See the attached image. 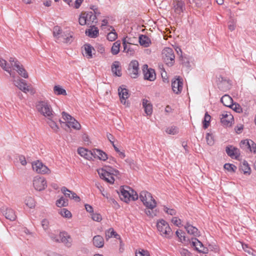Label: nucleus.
Instances as JSON below:
<instances>
[{
  "label": "nucleus",
  "instance_id": "nucleus-1",
  "mask_svg": "<svg viewBox=\"0 0 256 256\" xmlns=\"http://www.w3.org/2000/svg\"><path fill=\"white\" fill-rule=\"evenodd\" d=\"M37 110L46 118L54 117V113L48 100H40L36 104Z\"/></svg>",
  "mask_w": 256,
  "mask_h": 256
},
{
  "label": "nucleus",
  "instance_id": "nucleus-2",
  "mask_svg": "<svg viewBox=\"0 0 256 256\" xmlns=\"http://www.w3.org/2000/svg\"><path fill=\"white\" fill-rule=\"evenodd\" d=\"M157 229L162 237L166 238H170L173 233L169 224L164 220H158L156 223Z\"/></svg>",
  "mask_w": 256,
  "mask_h": 256
},
{
  "label": "nucleus",
  "instance_id": "nucleus-3",
  "mask_svg": "<svg viewBox=\"0 0 256 256\" xmlns=\"http://www.w3.org/2000/svg\"><path fill=\"white\" fill-rule=\"evenodd\" d=\"M120 198L126 202H128L131 200H135L138 199V194L128 186H121L120 188Z\"/></svg>",
  "mask_w": 256,
  "mask_h": 256
},
{
  "label": "nucleus",
  "instance_id": "nucleus-4",
  "mask_svg": "<svg viewBox=\"0 0 256 256\" xmlns=\"http://www.w3.org/2000/svg\"><path fill=\"white\" fill-rule=\"evenodd\" d=\"M140 198L146 208H154L156 206V202L150 193L147 191H142L140 194Z\"/></svg>",
  "mask_w": 256,
  "mask_h": 256
},
{
  "label": "nucleus",
  "instance_id": "nucleus-5",
  "mask_svg": "<svg viewBox=\"0 0 256 256\" xmlns=\"http://www.w3.org/2000/svg\"><path fill=\"white\" fill-rule=\"evenodd\" d=\"M9 62L13 70H16L21 76L25 78H28V72L24 66L18 60L14 58H10Z\"/></svg>",
  "mask_w": 256,
  "mask_h": 256
},
{
  "label": "nucleus",
  "instance_id": "nucleus-6",
  "mask_svg": "<svg viewBox=\"0 0 256 256\" xmlns=\"http://www.w3.org/2000/svg\"><path fill=\"white\" fill-rule=\"evenodd\" d=\"M62 114L64 120H65L64 123H66V124L69 128H72L76 130L80 129L81 126L80 124L74 118L64 112H63Z\"/></svg>",
  "mask_w": 256,
  "mask_h": 256
},
{
  "label": "nucleus",
  "instance_id": "nucleus-7",
  "mask_svg": "<svg viewBox=\"0 0 256 256\" xmlns=\"http://www.w3.org/2000/svg\"><path fill=\"white\" fill-rule=\"evenodd\" d=\"M162 58L166 64L172 66L174 63L175 56L174 50L170 48H166L162 50Z\"/></svg>",
  "mask_w": 256,
  "mask_h": 256
},
{
  "label": "nucleus",
  "instance_id": "nucleus-8",
  "mask_svg": "<svg viewBox=\"0 0 256 256\" xmlns=\"http://www.w3.org/2000/svg\"><path fill=\"white\" fill-rule=\"evenodd\" d=\"M32 169L38 174H49L50 173V170L45 166L42 162L36 160L32 163Z\"/></svg>",
  "mask_w": 256,
  "mask_h": 256
},
{
  "label": "nucleus",
  "instance_id": "nucleus-9",
  "mask_svg": "<svg viewBox=\"0 0 256 256\" xmlns=\"http://www.w3.org/2000/svg\"><path fill=\"white\" fill-rule=\"evenodd\" d=\"M72 33L69 30L64 31L55 40L58 43L70 44L73 41Z\"/></svg>",
  "mask_w": 256,
  "mask_h": 256
},
{
  "label": "nucleus",
  "instance_id": "nucleus-10",
  "mask_svg": "<svg viewBox=\"0 0 256 256\" xmlns=\"http://www.w3.org/2000/svg\"><path fill=\"white\" fill-rule=\"evenodd\" d=\"M33 186L36 190H43L47 186L46 180L43 177L40 176H35L33 180Z\"/></svg>",
  "mask_w": 256,
  "mask_h": 256
},
{
  "label": "nucleus",
  "instance_id": "nucleus-11",
  "mask_svg": "<svg viewBox=\"0 0 256 256\" xmlns=\"http://www.w3.org/2000/svg\"><path fill=\"white\" fill-rule=\"evenodd\" d=\"M118 95L120 99L122 104L124 105L126 107H129L130 103L127 100L130 96L128 90L126 88L120 86L118 89Z\"/></svg>",
  "mask_w": 256,
  "mask_h": 256
},
{
  "label": "nucleus",
  "instance_id": "nucleus-12",
  "mask_svg": "<svg viewBox=\"0 0 256 256\" xmlns=\"http://www.w3.org/2000/svg\"><path fill=\"white\" fill-rule=\"evenodd\" d=\"M217 84L219 89L226 91L230 88L231 83L229 79L220 76L218 78Z\"/></svg>",
  "mask_w": 256,
  "mask_h": 256
},
{
  "label": "nucleus",
  "instance_id": "nucleus-13",
  "mask_svg": "<svg viewBox=\"0 0 256 256\" xmlns=\"http://www.w3.org/2000/svg\"><path fill=\"white\" fill-rule=\"evenodd\" d=\"M138 62L137 60H132L129 64L128 72L131 78H135L138 75Z\"/></svg>",
  "mask_w": 256,
  "mask_h": 256
},
{
  "label": "nucleus",
  "instance_id": "nucleus-14",
  "mask_svg": "<svg viewBox=\"0 0 256 256\" xmlns=\"http://www.w3.org/2000/svg\"><path fill=\"white\" fill-rule=\"evenodd\" d=\"M172 87L173 92L176 94L181 92L183 88V80L180 76L172 81Z\"/></svg>",
  "mask_w": 256,
  "mask_h": 256
},
{
  "label": "nucleus",
  "instance_id": "nucleus-15",
  "mask_svg": "<svg viewBox=\"0 0 256 256\" xmlns=\"http://www.w3.org/2000/svg\"><path fill=\"white\" fill-rule=\"evenodd\" d=\"M143 72L144 74V78L150 81H154L156 78V73L154 70L152 68H148L146 64H144L143 66Z\"/></svg>",
  "mask_w": 256,
  "mask_h": 256
},
{
  "label": "nucleus",
  "instance_id": "nucleus-16",
  "mask_svg": "<svg viewBox=\"0 0 256 256\" xmlns=\"http://www.w3.org/2000/svg\"><path fill=\"white\" fill-rule=\"evenodd\" d=\"M97 172L102 179H103L110 184H113L114 183V176L108 174L104 170L103 168H99L97 170Z\"/></svg>",
  "mask_w": 256,
  "mask_h": 256
},
{
  "label": "nucleus",
  "instance_id": "nucleus-17",
  "mask_svg": "<svg viewBox=\"0 0 256 256\" xmlns=\"http://www.w3.org/2000/svg\"><path fill=\"white\" fill-rule=\"evenodd\" d=\"M14 84L23 92L26 93L30 91L26 81L20 78L13 80Z\"/></svg>",
  "mask_w": 256,
  "mask_h": 256
},
{
  "label": "nucleus",
  "instance_id": "nucleus-18",
  "mask_svg": "<svg viewBox=\"0 0 256 256\" xmlns=\"http://www.w3.org/2000/svg\"><path fill=\"white\" fill-rule=\"evenodd\" d=\"M1 210L3 215L5 216L7 220L10 221H14L16 220V216L14 210L10 208H2Z\"/></svg>",
  "mask_w": 256,
  "mask_h": 256
},
{
  "label": "nucleus",
  "instance_id": "nucleus-19",
  "mask_svg": "<svg viewBox=\"0 0 256 256\" xmlns=\"http://www.w3.org/2000/svg\"><path fill=\"white\" fill-rule=\"evenodd\" d=\"M226 151L228 155L232 158L238 159L240 156V150L232 146H226Z\"/></svg>",
  "mask_w": 256,
  "mask_h": 256
},
{
  "label": "nucleus",
  "instance_id": "nucleus-20",
  "mask_svg": "<svg viewBox=\"0 0 256 256\" xmlns=\"http://www.w3.org/2000/svg\"><path fill=\"white\" fill-rule=\"evenodd\" d=\"M175 12L180 14L185 10V4L182 0H174L172 3Z\"/></svg>",
  "mask_w": 256,
  "mask_h": 256
},
{
  "label": "nucleus",
  "instance_id": "nucleus-21",
  "mask_svg": "<svg viewBox=\"0 0 256 256\" xmlns=\"http://www.w3.org/2000/svg\"><path fill=\"white\" fill-rule=\"evenodd\" d=\"M192 246H194L196 250H198V252L202 253L207 252L208 249L204 248L202 242L198 240L197 238H192Z\"/></svg>",
  "mask_w": 256,
  "mask_h": 256
},
{
  "label": "nucleus",
  "instance_id": "nucleus-22",
  "mask_svg": "<svg viewBox=\"0 0 256 256\" xmlns=\"http://www.w3.org/2000/svg\"><path fill=\"white\" fill-rule=\"evenodd\" d=\"M60 241L64 243L67 247H70L72 246V240L70 236L66 232H60L59 234Z\"/></svg>",
  "mask_w": 256,
  "mask_h": 256
},
{
  "label": "nucleus",
  "instance_id": "nucleus-23",
  "mask_svg": "<svg viewBox=\"0 0 256 256\" xmlns=\"http://www.w3.org/2000/svg\"><path fill=\"white\" fill-rule=\"evenodd\" d=\"M97 9L94 10V13L92 12H85V15L86 16V19L88 22V24H96L97 22L96 20V14H99L100 13L97 12Z\"/></svg>",
  "mask_w": 256,
  "mask_h": 256
},
{
  "label": "nucleus",
  "instance_id": "nucleus-24",
  "mask_svg": "<svg viewBox=\"0 0 256 256\" xmlns=\"http://www.w3.org/2000/svg\"><path fill=\"white\" fill-rule=\"evenodd\" d=\"M122 44L124 46V52L130 56H133L134 54V50L130 44L126 42V38L122 39Z\"/></svg>",
  "mask_w": 256,
  "mask_h": 256
},
{
  "label": "nucleus",
  "instance_id": "nucleus-25",
  "mask_svg": "<svg viewBox=\"0 0 256 256\" xmlns=\"http://www.w3.org/2000/svg\"><path fill=\"white\" fill-rule=\"evenodd\" d=\"M112 72L116 76H120L122 74L120 62L118 61L114 62L111 66Z\"/></svg>",
  "mask_w": 256,
  "mask_h": 256
},
{
  "label": "nucleus",
  "instance_id": "nucleus-26",
  "mask_svg": "<svg viewBox=\"0 0 256 256\" xmlns=\"http://www.w3.org/2000/svg\"><path fill=\"white\" fill-rule=\"evenodd\" d=\"M232 119V116L228 112H224L221 115L220 121L224 126H228L230 123Z\"/></svg>",
  "mask_w": 256,
  "mask_h": 256
},
{
  "label": "nucleus",
  "instance_id": "nucleus-27",
  "mask_svg": "<svg viewBox=\"0 0 256 256\" xmlns=\"http://www.w3.org/2000/svg\"><path fill=\"white\" fill-rule=\"evenodd\" d=\"M78 152L82 156H83L87 160L92 159L94 154L92 152V150H88L83 148H78Z\"/></svg>",
  "mask_w": 256,
  "mask_h": 256
},
{
  "label": "nucleus",
  "instance_id": "nucleus-28",
  "mask_svg": "<svg viewBox=\"0 0 256 256\" xmlns=\"http://www.w3.org/2000/svg\"><path fill=\"white\" fill-rule=\"evenodd\" d=\"M94 158H98L100 160H106L108 158L107 154L103 151L98 149H94L92 150Z\"/></svg>",
  "mask_w": 256,
  "mask_h": 256
},
{
  "label": "nucleus",
  "instance_id": "nucleus-29",
  "mask_svg": "<svg viewBox=\"0 0 256 256\" xmlns=\"http://www.w3.org/2000/svg\"><path fill=\"white\" fill-rule=\"evenodd\" d=\"M142 106L145 113L148 116H150L152 112V106L150 102L146 99H143Z\"/></svg>",
  "mask_w": 256,
  "mask_h": 256
},
{
  "label": "nucleus",
  "instance_id": "nucleus-30",
  "mask_svg": "<svg viewBox=\"0 0 256 256\" xmlns=\"http://www.w3.org/2000/svg\"><path fill=\"white\" fill-rule=\"evenodd\" d=\"M184 228L186 229L188 233L190 234H192L196 236H198L200 235V232L198 231V229L196 228L193 226H192L190 224H187L185 226Z\"/></svg>",
  "mask_w": 256,
  "mask_h": 256
},
{
  "label": "nucleus",
  "instance_id": "nucleus-31",
  "mask_svg": "<svg viewBox=\"0 0 256 256\" xmlns=\"http://www.w3.org/2000/svg\"><path fill=\"white\" fill-rule=\"evenodd\" d=\"M93 244L96 248H101L104 245V238L100 236L97 235L93 238Z\"/></svg>",
  "mask_w": 256,
  "mask_h": 256
},
{
  "label": "nucleus",
  "instance_id": "nucleus-32",
  "mask_svg": "<svg viewBox=\"0 0 256 256\" xmlns=\"http://www.w3.org/2000/svg\"><path fill=\"white\" fill-rule=\"evenodd\" d=\"M139 42L141 46L148 47L150 44L151 41L148 36L145 35H140L139 36Z\"/></svg>",
  "mask_w": 256,
  "mask_h": 256
},
{
  "label": "nucleus",
  "instance_id": "nucleus-33",
  "mask_svg": "<svg viewBox=\"0 0 256 256\" xmlns=\"http://www.w3.org/2000/svg\"><path fill=\"white\" fill-rule=\"evenodd\" d=\"M220 101L224 106L230 108L232 104L233 100L230 96L225 94L222 97Z\"/></svg>",
  "mask_w": 256,
  "mask_h": 256
},
{
  "label": "nucleus",
  "instance_id": "nucleus-34",
  "mask_svg": "<svg viewBox=\"0 0 256 256\" xmlns=\"http://www.w3.org/2000/svg\"><path fill=\"white\" fill-rule=\"evenodd\" d=\"M86 34L90 38H96L98 34V30L97 28L93 26L88 30H86Z\"/></svg>",
  "mask_w": 256,
  "mask_h": 256
},
{
  "label": "nucleus",
  "instance_id": "nucleus-35",
  "mask_svg": "<svg viewBox=\"0 0 256 256\" xmlns=\"http://www.w3.org/2000/svg\"><path fill=\"white\" fill-rule=\"evenodd\" d=\"M54 117L47 118V123L49 126L55 132H57L59 129L58 126L54 120Z\"/></svg>",
  "mask_w": 256,
  "mask_h": 256
},
{
  "label": "nucleus",
  "instance_id": "nucleus-36",
  "mask_svg": "<svg viewBox=\"0 0 256 256\" xmlns=\"http://www.w3.org/2000/svg\"><path fill=\"white\" fill-rule=\"evenodd\" d=\"M102 168L106 172V173H108V174L116 176H118L120 175V172L118 170L110 166H104V168Z\"/></svg>",
  "mask_w": 256,
  "mask_h": 256
},
{
  "label": "nucleus",
  "instance_id": "nucleus-37",
  "mask_svg": "<svg viewBox=\"0 0 256 256\" xmlns=\"http://www.w3.org/2000/svg\"><path fill=\"white\" fill-rule=\"evenodd\" d=\"M0 66L6 72H8L10 76L12 75L11 68L7 63V62L4 59H0Z\"/></svg>",
  "mask_w": 256,
  "mask_h": 256
},
{
  "label": "nucleus",
  "instance_id": "nucleus-38",
  "mask_svg": "<svg viewBox=\"0 0 256 256\" xmlns=\"http://www.w3.org/2000/svg\"><path fill=\"white\" fill-rule=\"evenodd\" d=\"M120 44V40H117L113 44L111 48V52L113 55H116L118 54Z\"/></svg>",
  "mask_w": 256,
  "mask_h": 256
},
{
  "label": "nucleus",
  "instance_id": "nucleus-39",
  "mask_svg": "<svg viewBox=\"0 0 256 256\" xmlns=\"http://www.w3.org/2000/svg\"><path fill=\"white\" fill-rule=\"evenodd\" d=\"M84 55L86 56L88 58H92V50H94V48L90 44H86L84 46Z\"/></svg>",
  "mask_w": 256,
  "mask_h": 256
},
{
  "label": "nucleus",
  "instance_id": "nucleus-40",
  "mask_svg": "<svg viewBox=\"0 0 256 256\" xmlns=\"http://www.w3.org/2000/svg\"><path fill=\"white\" fill-rule=\"evenodd\" d=\"M114 236L117 238H120V236L116 234L112 228H110L106 232V238L108 240L112 236Z\"/></svg>",
  "mask_w": 256,
  "mask_h": 256
},
{
  "label": "nucleus",
  "instance_id": "nucleus-41",
  "mask_svg": "<svg viewBox=\"0 0 256 256\" xmlns=\"http://www.w3.org/2000/svg\"><path fill=\"white\" fill-rule=\"evenodd\" d=\"M54 91L56 95H66V90L59 85L55 86L54 88Z\"/></svg>",
  "mask_w": 256,
  "mask_h": 256
},
{
  "label": "nucleus",
  "instance_id": "nucleus-42",
  "mask_svg": "<svg viewBox=\"0 0 256 256\" xmlns=\"http://www.w3.org/2000/svg\"><path fill=\"white\" fill-rule=\"evenodd\" d=\"M110 28L112 30V31L108 33V34L107 35V39L109 41L112 42V41L115 40L117 38H118V34L115 32L114 29L112 27L110 26Z\"/></svg>",
  "mask_w": 256,
  "mask_h": 256
},
{
  "label": "nucleus",
  "instance_id": "nucleus-43",
  "mask_svg": "<svg viewBox=\"0 0 256 256\" xmlns=\"http://www.w3.org/2000/svg\"><path fill=\"white\" fill-rule=\"evenodd\" d=\"M240 170L244 174H250V168L246 161L243 162L240 165Z\"/></svg>",
  "mask_w": 256,
  "mask_h": 256
},
{
  "label": "nucleus",
  "instance_id": "nucleus-44",
  "mask_svg": "<svg viewBox=\"0 0 256 256\" xmlns=\"http://www.w3.org/2000/svg\"><path fill=\"white\" fill-rule=\"evenodd\" d=\"M252 140H242L240 142V147L244 150H249L250 144V142H252Z\"/></svg>",
  "mask_w": 256,
  "mask_h": 256
},
{
  "label": "nucleus",
  "instance_id": "nucleus-45",
  "mask_svg": "<svg viewBox=\"0 0 256 256\" xmlns=\"http://www.w3.org/2000/svg\"><path fill=\"white\" fill-rule=\"evenodd\" d=\"M24 202L26 206L30 208H34L35 206L34 200L30 196L26 197L25 199Z\"/></svg>",
  "mask_w": 256,
  "mask_h": 256
},
{
  "label": "nucleus",
  "instance_id": "nucleus-46",
  "mask_svg": "<svg viewBox=\"0 0 256 256\" xmlns=\"http://www.w3.org/2000/svg\"><path fill=\"white\" fill-rule=\"evenodd\" d=\"M64 32L59 26H55L53 28V36L56 39Z\"/></svg>",
  "mask_w": 256,
  "mask_h": 256
},
{
  "label": "nucleus",
  "instance_id": "nucleus-47",
  "mask_svg": "<svg viewBox=\"0 0 256 256\" xmlns=\"http://www.w3.org/2000/svg\"><path fill=\"white\" fill-rule=\"evenodd\" d=\"M68 204V201L66 200L63 197H61L56 202V205L58 207L66 206Z\"/></svg>",
  "mask_w": 256,
  "mask_h": 256
},
{
  "label": "nucleus",
  "instance_id": "nucleus-48",
  "mask_svg": "<svg viewBox=\"0 0 256 256\" xmlns=\"http://www.w3.org/2000/svg\"><path fill=\"white\" fill-rule=\"evenodd\" d=\"M206 139L208 145L210 146L214 145V136L212 134L207 133L206 134Z\"/></svg>",
  "mask_w": 256,
  "mask_h": 256
},
{
  "label": "nucleus",
  "instance_id": "nucleus-49",
  "mask_svg": "<svg viewBox=\"0 0 256 256\" xmlns=\"http://www.w3.org/2000/svg\"><path fill=\"white\" fill-rule=\"evenodd\" d=\"M136 256H150V255L147 250L140 248L138 250H136Z\"/></svg>",
  "mask_w": 256,
  "mask_h": 256
},
{
  "label": "nucleus",
  "instance_id": "nucleus-50",
  "mask_svg": "<svg viewBox=\"0 0 256 256\" xmlns=\"http://www.w3.org/2000/svg\"><path fill=\"white\" fill-rule=\"evenodd\" d=\"M60 214L62 216L66 218H70L72 217V214L66 208H62L60 212Z\"/></svg>",
  "mask_w": 256,
  "mask_h": 256
},
{
  "label": "nucleus",
  "instance_id": "nucleus-51",
  "mask_svg": "<svg viewBox=\"0 0 256 256\" xmlns=\"http://www.w3.org/2000/svg\"><path fill=\"white\" fill-rule=\"evenodd\" d=\"M210 120V116L208 114V112H206L203 121V126L204 128H206L209 126Z\"/></svg>",
  "mask_w": 256,
  "mask_h": 256
},
{
  "label": "nucleus",
  "instance_id": "nucleus-52",
  "mask_svg": "<svg viewBox=\"0 0 256 256\" xmlns=\"http://www.w3.org/2000/svg\"><path fill=\"white\" fill-rule=\"evenodd\" d=\"M166 132L170 134H175L178 132V128L176 126H171L166 130Z\"/></svg>",
  "mask_w": 256,
  "mask_h": 256
},
{
  "label": "nucleus",
  "instance_id": "nucleus-53",
  "mask_svg": "<svg viewBox=\"0 0 256 256\" xmlns=\"http://www.w3.org/2000/svg\"><path fill=\"white\" fill-rule=\"evenodd\" d=\"M79 24L82 26L88 24V22L86 19V16L84 13L81 14L78 20Z\"/></svg>",
  "mask_w": 256,
  "mask_h": 256
},
{
  "label": "nucleus",
  "instance_id": "nucleus-54",
  "mask_svg": "<svg viewBox=\"0 0 256 256\" xmlns=\"http://www.w3.org/2000/svg\"><path fill=\"white\" fill-rule=\"evenodd\" d=\"M96 186L102 195L108 199V193H106L104 192V188L100 184H99V183L96 184Z\"/></svg>",
  "mask_w": 256,
  "mask_h": 256
},
{
  "label": "nucleus",
  "instance_id": "nucleus-55",
  "mask_svg": "<svg viewBox=\"0 0 256 256\" xmlns=\"http://www.w3.org/2000/svg\"><path fill=\"white\" fill-rule=\"evenodd\" d=\"M242 246L243 250L248 254L252 256L254 255V250H252L251 248H249L247 244H242Z\"/></svg>",
  "mask_w": 256,
  "mask_h": 256
},
{
  "label": "nucleus",
  "instance_id": "nucleus-56",
  "mask_svg": "<svg viewBox=\"0 0 256 256\" xmlns=\"http://www.w3.org/2000/svg\"><path fill=\"white\" fill-rule=\"evenodd\" d=\"M154 208H147L145 210L146 214L150 217H154L156 216V210L154 211L153 210Z\"/></svg>",
  "mask_w": 256,
  "mask_h": 256
},
{
  "label": "nucleus",
  "instance_id": "nucleus-57",
  "mask_svg": "<svg viewBox=\"0 0 256 256\" xmlns=\"http://www.w3.org/2000/svg\"><path fill=\"white\" fill-rule=\"evenodd\" d=\"M61 191L66 197L70 198L72 196L71 190H68L66 187L63 186L62 188Z\"/></svg>",
  "mask_w": 256,
  "mask_h": 256
},
{
  "label": "nucleus",
  "instance_id": "nucleus-58",
  "mask_svg": "<svg viewBox=\"0 0 256 256\" xmlns=\"http://www.w3.org/2000/svg\"><path fill=\"white\" fill-rule=\"evenodd\" d=\"M92 218L96 222H100L102 220V216L100 214L94 213L91 214Z\"/></svg>",
  "mask_w": 256,
  "mask_h": 256
},
{
  "label": "nucleus",
  "instance_id": "nucleus-59",
  "mask_svg": "<svg viewBox=\"0 0 256 256\" xmlns=\"http://www.w3.org/2000/svg\"><path fill=\"white\" fill-rule=\"evenodd\" d=\"M107 137H108V140H110V143L112 144V145L116 152H120L119 149L116 146V145L114 144V142L113 140L114 138L113 136L111 134H107Z\"/></svg>",
  "mask_w": 256,
  "mask_h": 256
},
{
  "label": "nucleus",
  "instance_id": "nucleus-60",
  "mask_svg": "<svg viewBox=\"0 0 256 256\" xmlns=\"http://www.w3.org/2000/svg\"><path fill=\"white\" fill-rule=\"evenodd\" d=\"M230 108L237 112L240 113L242 112V108L239 104H232Z\"/></svg>",
  "mask_w": 256,
  "mask_h": 256
},
{
  "label": "nucleus",
  "instance_id": "nucleus-61",
  "mask_svg": "<svg viewBox=\"0 0 256 256\" xmlns=\"http://www.w3.org/2000/svg\"><path fill=\"white\" fill-rule=\"evenodd\" d=\"M164 210L168 214L174 216L176 214V210L173 208H170L168 207L164 206Z\"/></svg>",
  "mask_w": 256,
  "mask_h": 256
},
{
  "label": "nucleus",
  "instance_id": "nucleus-62",
  "mask_svg": "<svg viewBox=\"0 0 256 256\" xmlns=\"http://www.w3.org/2000/svg\"><path fill=\"white\" fill-rule=\"evenodd\" d=\"M176 234L181 242H182V240H185L186 238L185 236L184 235V232L182 230H177L176 232Z\"/></svg>",
  "mask_w": 256,
  "mask_h": 256
},
{
  "label": "nucleus",
  "instance_id": "nucleus-63",
  "mask_svg": "<svg viewBox=\"0 0 256 256\" xmlns=\"http://www.w3.org/2000/svg\"><path fill=\"white\" fill-rule=\"evenodd\" d=\"M42 226L44 230H46L48 228L49 226V222L46 219H44L42 220Z\"/></svg>",
  "mask_w": 256,
  "mask_h": 256
},
{
  "label": "nucleus",
  "instance_id": "nucleus-64",
  "mask_svg": "<svg viewBox=\"0 0 256 256\" xmlns=\"http://www.w3.org/2000/svg\"><path fill=\"white\" fill-rule=\"evenodd\" d=\"M180 252L181 256H192L191 253L188 250L184 248L180 249Z\"/></svg>",
  "mask_w": 256,
  "mask_h": 256
}]
</instances>
